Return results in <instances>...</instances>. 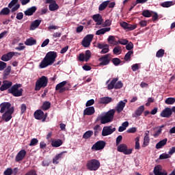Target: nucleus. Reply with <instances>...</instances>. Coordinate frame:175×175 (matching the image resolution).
Instances as JSON below:
<instances>
[{
  "label": "nucleus",
  "mask_w": 175,
  "mask_h": 175,
  "mask_svg": "<svg viewBox=\"0 0 175 175\" xmlns=\"http://www.w3.org/2000/svg\"><path fill=\"white\" fill-rule=\"evenodd\" d=\"M120 25L124 28V29H128V25L129 23L126 22H122L120 23Z\"/></svg>",
  "instance_id": "obj_63"
},
{
  "label": "nucleus",
  "mask_w": 175,
  "mask_h": 175,
  "mask_svg": "<svg viewBox=\"0 0 175 175\" xmlns=\"http://www.w3.org/2000/svg\"><path fill=\"white\" fill-rule=\"evenodd\" d=\"M137 28V25H131L129 23L127 26L128 31H133V29H136Z\"/></svg>",
  "instance_id": "obj_50"
},
{
  "label": "nucleus",
  "mask_w": 175,
  "mask_h": 175,
  "mask_svg": "<svg viewBox=\"0 0 175 175\" xmlns=\"http://www.w3.org/2000/svg\"><path fill=\"white\" fill-rule=\"evenodd\" d=\"M112 62L117 66V65H120V64H121V60H120L118 58H113L112 59Z\"/></svg>",
  "instance_id": "obj_57"
},
{
  "label": "nucleus",
  "mask_w": 175,
  "mask_h": 175,
  "mask_svg": "<svg viewBox=\"0 0 175 175\" xmlns=\"http://www.w3.org/2000/svg\"><path fill=\"white\" fill-rule=\"evenodd\" d=\"M116 113V109H111L107 112L105 115L98 116L97 121H100L101 124H107L111 122L114 118V114Z\"/></svg>",
  "instance_id": "obj_3"
},
{
  "label": "nucleus",
  "mask_w": 175,
  "mask_h": 175,
  "mask_svg": "<svg viewBox=\"0 0 175 175\" xmlns=\"http://www.w3.org/2000/svg\"><path fill=\"white\" fill-rule=\"evenodd\" d=\"M143 111H144V105H142L137 109L135 111V117H140V115L143 114Z\"/></svg>",
  "instance_id": "obj_29"
},
{
  "label": "nucleus",
  "mask_w": 175,
  "mask_h": 175,
  "mask_svg": "<svg viewBox=\"0 0 175 175\" xmlns=\"http://www.w3.org/2000/svg\"><path fill=\"white\" fill-rule=\"evenodd\" d=\"M153 173L154 175H167V172L166 170L162 169V166L161 165H158L154 167Z\"/></svg>",
  "instance_id": "obj_15"
},
{
  "label": "nucleus",
  "mask_w": 175,
  "mask_h": 175,
  "mask_svg": "<svg viewBox=\"0 0 175 175\" xmlns=\"http://www.w3.org/2000/svg\"><path fill=\"white\" fill-rule=\"evenodd\" d=\"M148 144H150V137L148 136V134H146V135L144 137L142 147H147Z\"/></svg>",
  "instance_id": "obj_35"
},
{
  "label": "nucleus",
  "mask_w": 175,
  "mask_h": 175,
  "mask_svg": "<svg viewBox=\"0 0 175 175\" xmlns=\"http://www.w3.org/2000/svg\"><path fill=\"white\" fill-rule=\"evenodd\" d=\"M109 3H110L109 1H103L98 7V10L102 12L103 10H105L106 8L109 5Z\"/></svg>",
  "instance_id": "obj_34"
},
{
  "label": "nucleus",
  "mask_w": 175,
  "mask_h": 175,
  "mask_svg": "<svg viewBox=\"0 0 175 175\" xmlns=\"http://www.w3.org/2000/svg\"><path fill=\"white\" fill-rule=\"evenodd\" d=\"M174 103H175V98L172 97L167 98L165 100V103L166 105H174Z\"/></svg>",
  "instance_id": "obj_42"
},
{
  "label": "nucleus",
  "mask_w": 175,
  "mask_h": 175,
  "mask_svg": "<svg viewBox=\"0 0 175 175\" xmlns=\"http://www.w3.org/2000/svg\"><path fill=\"white\" fill-rule=\"evenodd\" d=\"M42 23V21L40 20H36L33 21L30 25V29L31 31H34V29H36L39 25H40V23Z\"/></svg>",
  "instance_id": "obj_25"
},
{
  "label": "nucleus",
  "mask_w": 175,
  "mask_h": 175,
  "mask_svg": "<svg viewBox=\"0 0 175 175\" xmlns=\"http://www.w3.org/2000/svg\"><path fill=\"white\" fill-rule=\"evenodd\" d=\"M142 16H144V17H150L151 16V12H150L149 10H144L142 12Z\"/></svg>",
  "instance_id": "obj_53"
},
{
  "label": "nucleus",
  "mask_w": 175,
  "mask_h": 175,
  "mask_svg": "<svg viewBox=\"0 0 175 175\" xmlns=\"http://www.w3.org/2000/svg\"><path fill=\"white\" fill-rule=\"evenodd\" d=\"M94 103H95V100L94 99H91L87 101L86 104H85V107H88V106H92V105H94Z\"/></svg>",
  "instance_id": "obj_58"
},
{
  "label": "nucleus",
  "mask_w": 175,
  "mask_h": 175,
  "mask_svg": "<svg viewBox=\"0 0 175 175\" xmlns=\"http://www.w3.org/2000/svg\"><path fill=\"white\" fill-rule=\"evenodd\" d=\"M12 13L17 12L20 9V4L18 0H12L8 4V8H3L0 12V16H8L10 14V10Z\"/></svg>",
  "instance_id": "obj_2"
},
{
  "label": "nucleus",
  "mask_w": 175,
  "mask_h": 175,
  "mask_svg": "<svg viewBox=\"0 0 175 175\" xmlns=\"http://www.w3.org/2000/svg\"><path fill=\"white\" fill-rule=\"evenodd\" d=\"M21 87V84L14 85L8 90V92L10 94H12L14 96H21L23 95V89L20 88Z\"/></svg>",
  "instance_id": "obj_6"
},
{
  "label": "nucleus",
  "mask_w": 175,
  "mask_h": 175,
  "mask_svg": "<svg viewBox=\"0 0 175 175\" xmlns=\"http://www.w3.org/2000/svg\"><path fill=\"white\" fill-rule=\"evenodd\" d=\"M25 155H27V151L25 150H21L16 156V161L20 162V161H23L25 158Z\"/></svg>",
  "instance_id": "obj_19"
},
{
  "label": "nucleus",
  "mask_w": 175,
  "mask_h": 175,
  "mask_svg": "<svg viewBox=\"0 0 175 175\" xmlns=\"http://www.w3.org/2000/svg\"><path fill=\"white\" fill-rule=\"evenodd\" d=\"M6 68V63L0 62V70H3Z\"/></svg>",
  "instance_id": "obj_61"
},
{
  "label": "nucleus",
  "mask_w": 175,
  "mask_h": 175,
  "mask_svg": "<svg viewBox=\"0 0 175 175\" xmlns=\"http://www.w3.org/2000/svg\"><path fill=\"white\" fill-rule=\"evenodd\" d=\"M34 117L36 120H42V122L46 121V118H47V113H45L42 110H37L34 113Z\"/></svg>",
  "instance_id": "obj_12"
},
{
  "label": "nucleus",
  "mask_w": 175,
  "mask_h": 175,
  "mask_svg": "<svg viewBox=\"0 0 175 175\" xmlns=\"http://www.w3.org/2000/svg\"><path fill=\"white\" fill-rule=\"evenodd\" d=\"M15 54H18V53L16 52H9L6 54H4L1 57V61H3L4 62H8V61H10L13 57H14Z\"/></svg>",
  "instance_id": "obj_18"
},
{
  "label": "nucleus",
  "mask_w": 175,
  "mask_h": 175,
  "mask_svg": "<svg viewBox=\"0 0 175 175\" xmlns=\"http://www.w3.org/2000/svg\"><path fill=\"white\" fill-rule=\"evenodd\" d=\"M94 113H95V108L94 107H87L83 111L84 116H92Z\"/></svg>",
  "instance_id": "obj_23"
},
{
  "label": "nucleus",
  "mask_w": 175,
  "mask_h": 175,
  "mask_svg": "<svg viewBox=\"0 0 175 175\" xmlns=\"http://www.w3.org/2000/svg\"><path fill=\"white\" fill-rule=\"evenodd\" d=\"M66 83V81H64L58 83L55 87L56 91H59V92H65V91H66V88H65Z\"/></svg>",
  "instance_id": "obj_20"
},
{
  "label": "nucleus",
  "mask_w": 175,
  "mask_h": 175,
  "mask_svg": "<svg viewBox=\"0 0 175 175\" xmlns=\"http://www.w3.org/2000/svg\"><path fill=\"white\" fill-rule=\"evenodd\" d=\"M108 42L110 44H113L114 46H117V44H118V42L116 41V38L113 36H109Z\"/></svg>",
  "instance_id": "obj_37"
},
{
  "label": "nucleus",
  "mask_w": 175,
  "mask_h": 175,
  "mask_svg": "<svg viewBox=\"0 0 175 175\" xmlns=\"http://www.w3.org/2000/svg\"><path fill=\"white\" fill-rule=\"evenodd\" d=\"M128 103V100L124 99V100H120L116 107V110L118 113H121L124 110V107Z\"/></svg>",
  "instance_id": "obj_17"
},
{
  "label": "nucleus",
  "mask_w": 175,
  "mask_h": 175,
  "mask_svg": "<svg viewBox=\"0 0 175 175\" xmlns=\"http://www.w3.org/2000/svg\"><path fill=\"white\" fill-rule=\"evenodd\" d=\"M117 150L119 152H122L124 154V155H131L132 151H133V149L132 148L128 149V146L125 144H120L118 146Z\"/></svg>",
  "instance_id": "obj_8"
},
{
  "label": "nucleus",
  "mask_w": 175,
  "mask_h": 175,
  "mask_svg": "<svg viewBox=\"0 0 175 175\" xmlns=\"http://www.w3.org/2000/svg\"><path fill=\"white\" fill-rule=\"evenodd\" d=\"M112 101L113 99L110 97H103L100 98L98 103L101 105H107V103H110Z\"/></svg>",
  "instance_id": "obj_24"
},
{
  "label": "nucleus",
  "mask_w": 175,
  "mask_h": 175,
  "mask_svg": "<svg viewBox=\"0 0 175 175\" xmlns=\"http://www.w3.org/2000/svg\"><path fill=\"white\" fill-rule=\"evenodd\" d=\"M65 152H62L61 153L57 154L55 157V158L53 159V163H54L55 165L59 163V160L62 159V155H64V154H65Z\"/></svg>",
  "instance_id": "obj_27"
},
{
  "label": "nucleus",
  "mask_w": 175,
  "mask_h": 175,
  "mask_svg": "<svg viewBox=\"0 0 175 175\" xmlns=\"http://www.w3.org/2000/svg\"><path fill=\"white\" fill-rule=\"evenodd\" d=\"M36 12V7L33 6L25 12V16H32Z\"/></svg>",
  "instance_id": "obj_31"
},
{
  "label": "nucleus",
  "mask_w": 175,
  "mask_h": 175,
  "mask_svg": "<svg viewBox=\"0 0 175 175\" xmlns=\"http://www.w3.org/2000/svg\"><path fill=\"white\" fill-rule=\"evenodd\" d=\"M166 143H167V139L165 138L164 139L161 140L156 144L157 150H159L166 146Z\"/></svg>",
  "instance_id": "obj_26"
},
{
  "label": "nucleus",
  "mask_w": 175,
  "mask_h": 175,
  "mask_svg": "<svg viewBox=\"0 0 175 175\" xmlns=\"http://www.w3.org/2000/svg\"><path fill=\"white\" fill-rule=\"evenodd\" d=\"M49 79L46 76H42L39 78L36 82L35 91H40L41 88L47 87Z\"/></svg>",
  "instance_id": "obj_4"
},
{
  "label": "nucleus",
  "mask_w": 175,
  "mask_h": 175,
  "mask_svg": "<svg viewBox=\"0 0 175 175\" xmlns=\"http://www.w3.org/2000/svg\"><path fill=\"white\" fill-rule=\"evenodd\" d=\"M170 154L168 153H163L160 155L159 158L160 159H167V158H170Z\"/></svg>",
  "instance_id": "obj_54"
},
{
  "label": "nucleus",
  "mask_w": 175,
  "mask_h": 175,
  "mask_svg": "<svg viewBox=\"0 0 175 175\" xmlns=\"http://www.w3.org/2000/svg\"><path fill=\"white\" fill-rule=\"evenodd\" d=\"M25 44H26V46H33V44H36V40L33 38H27L25 42Z\"/></svg>",
  "instance_id": "obj_30"
},
{
  "label": "nucleus",
  "mask_w": 175,
  "mask_h": 175,
  "mask_svg": "<svg viewBox=\"0 0 175 175\" xmlns=\"http://www.w3.org/2000/svg\"><path fill=\"white\" fill-rule=\"evenodd\" d=\"M25 175H38V174H36V171L35 170H30L27 172Z\"/></svg>",
  "instance_id": "obj_64"
},
{
  "label": "nucleus",
  "mask_w": 175,
  "mask_h": 175,
  "mask_svg": "<svg viewBox=\"0 0 175 175\" xmlns=\"http://www.w3.org/2000/svg\"><path fill=\"white\" fill-rule=\"evenodd\" d=\"M13 113H14V108H12L6 112H4L1 116L3 121H5V122H9V121H10V120H12L13 117Z\"/></svg>",
  "instance_id": "obj_9"
},
{
  "label": "nucleus",
  "mask_w": 175,
  "mask_h": 175,
  "mask_svg": "<svg viewBox=\"0 0 175 175\" xmlns=\"http://www.w3.org/2000/svg\"><path fill=\"white\" fill-rule=\"evenodd\" d=\"M135 150H140V137H136L134 139Z\"/></svg>",
  "instance_id": "obj_36"
},
{
  "label": "nucleus",
  "mask_w": 175,
  "mask_h": 175,
  "mask_svg": "<svg viewBox=\"0 0 175 175\" xmlns=\"http://www.w3.org/2000/svg\"><path fill=\"white\" fill-rule=\"evenodd\" d=\"M110 27L100 29L96 32V35H105L106 32L110 31Z\"/></svg>",
  "instance_id": "obj_32"
},
{
  "label": "nucleus",
  "mask_w": 175,
  "mask_h": 175,
  "mask_svg": "<svg viewBox=\"0 0 175 175\" xmlns=\"http://www.w3.org/2000/svg\"><path fill=\"white\" fill-rule=\"evenodd\" d=\"M124 84L121 81H119L115 83V90H118L120 88H122Z\"/></svg>",
  "instance_id": "obj_45"
},
{
  "label": "nucleus",
  "mask_w": 175,
  "mask_h": 175,
  "mask_svg": "<svg viewBox=\"0 0 175 175\" xmlns=\"http://www.w3.org/2000/svg\"><path fill=\"white\" fill-rule=\"evenodd\" d=\"M86 167L91 171L98 170L100 167V162L97 159L90 160L86 163Z\"/></svg>",
  "instance_id": "obj_5"
},
{
  "label": "nucleus",
  "mask_w": 175,
  "mask_h": 175,
  "mask_svg": "<svg viewBox=\"0 0 175 175\" xmlns=\"http://www.w3.org/2000/svg\"><path fill=\"white\" fill-rule=\"evenodd\" d=\"M93 20L96 23L97 25H101L103 23V19H102V16L100 14H95L93 16Z\"/></svg>",
  "instance_id": "obj_22"
},
{
  "label": "nucleus",
  "mask_w": 175,
  "mask_h": 175,
  "mask_svg": "<svg viewBox=\"0 0 175 175\" xmlns=\"http://www.w3.org/2000/svg\"><path fill=\"white\" fill-rule=\"evenodd\" d=\"M133 54V51H129L124 56V60L125 61H129L131 59V55Z\"/></svg>",
  "instance_id": "obj_47"
},
{
  "label": "nucleus",
  "mask_w": 175,
  "mask_h": 175,
  "mask_svg": "<svg viewBox=\"0 0 175 175\" xmlns=\"http://www.w3.org/2000/svg\"><path fill=\"white\" fill-rule=\"evenodd\" d=\"M62 140L61 139H53L51 142L52 147H61L62 146Z\"/></svg>",
  "instance_id": "obj_28"
},
{
  "label": "nucleus",
  "mask_w": 175,
  "mask_h": 175,
  "mask_svg": "<svg viewBox=\"0 0 175 175\" xmlns=\"http://www.w3.org/2000/svg\"><path fill=\"white\" fill-rule=\"evenodd\" d=\"M91 58V51H86L85 54V61L87 62Z\"/></svg>",
  "instance_id": "obj_52"
},
{
  "label": "nucleus",
  "mask_w": 175,
  "mask_h": 175,
  "mask_svg": "<svg viewBox=\"0 0 175 175\" xmlns=\"http://www.w3.org/2000/svg\"><path fill=\"white\" fill-rule=\"evenodd\" d=\"M24 49H25L24 44L20 43L18 46L16 48V50H19V51H21L22 50H24Z\"/></svg>",
  "instance_id": "obj_60"
},
{
  "label": "nucleus",
  "mask_w": 175,
  "mask_h": 175,
  "mask_svg": "<svg viewBox=\"0 0 175 175\" xmlns=\"http://www.w3.org/2000/svg\"><path fill=\"white\" fill-rule=\"evenodd\" d=\"M105 146H106V143L105 142L98 141L92 146V150L93 151H99L100 150H103L105 148Z\"/></svg>",
  "instance_id": "obj_11"
},
{
  "label": "nucleus",
  "mask_w": 175,
  "mask_h": 175,
  "mask_svg": "<svg viewBox=\"0 0 175 175\" xmlns=\"http://www.w3.org/2000/svg\"><path fill=\"white\" fill-rule=\"evenodd\" d=\"M92 135H94V132H93L92 131H86V132L83 134V139H90V137Z\"/></svg>",
  "instance_id": "obj_41"
},
{
  "label": "nucleus",
  "mask_w": 175,
  "mask_h": 175,
  "mask_svg": "<svg viewBox=\"0 0 175 175\" xmlns=\"http://www.w3.org/2000/svg\"><path fill=\"white\" fill-rule=\"evenodd\" d=\"M4 175H12L13 174V170L10 167L7 168L4 172H3Z\"/></svg>",
  "instance_id": "obj_49"
},
{
  "label": "nucleus",
  "mask_w": 175,
  "mask_h": 175,
  "mask_svg": "<svg viewBox=\"0 0 175 175\" xmlns=\"http://www.w3.org/2000/svg\"><path fill=\"white\" fill-rule=\"evenodd\" d=\"M92 39H94V35H87L82 41V45L83 47H89V46L91 44V42H92Z\"/></svg>",
  "instance_id": "obj_14"
},
{
  "label": "nucleus",
  "mask_w": 175,
  "mask_h": 175,
  "mask_svg": "<svg viewBox=\"0 0 175 175\" xmlns=\"http://www.w3.org/2000/svg\"><path fill=\"white\" fill-rule=\"evenodd\" d=\"M122 51V49L120 46H116L113 50V53L116 55H120V54H121Z\"/></svg>",
  "instance_id": "obj_40"
},
{
  "label": "nucleus",
  "mask_w": 175,
  "mask_h": 175,
  "mask_svg": "<svg viewBox=\"0 0 175 175\" xmlns=\"http://www.w3.org/2000/svg\"><path fill=\"white\" fill-rule=\"evenodd\" d=\"M116 131V128H112L111 126H104L102 131V135L103 136H109V135H111L113 132Z\"/></svg>",
  "instance_id": "obj_16"
},
{
  "label": "nucleus",
  "mask_w": 175,
  "mask_h": 175,
  "mask_svg": "<svg viewBox=\"0 0 175 175\" xmlns=\"http://www.w3.org/2000/svg\"><path fill=\"white\" fill-rule=\"evenodd\" d=\"M175 113V107H165L160 113V116L163 118H170L172 117V114Z\"/></svg>",
  "instance_id": "obj_7"
},
{
  "label": "nucleus",
  "mask_w": 175,
  "mask_h": 175,
  "mask_svg": "<svg viewBox=\"0 0 175 175\" xmlns=\"http://www.w3.org/2000/svg\"><path fill=\"white\" fill-rule=\"evenodd\" d=\"M137 131V129L136 127H132L127 130V133H135Z\"/></svg>",
  "instance_id": "obj_56"
},
{
  "label": "nucleus",
  "mask_w": 175,
  "mask_h": 175,
  "mask_svg": "<svg viewBox=\"0 0 175 175\" xmlns=\"http://www.w3.org/2000/svg\"><path fill=\"white\" fill-rule=\"evenodd\" d=\"M164 55H165V50H163V49H161L157 52L156 57L157 58H162V57H163Z\"/></svg>",
  "instance_id": "obj_43"
},
{
  "label": "nucleus",
  "mask_w": 175,
  "mask_h": 175,
  "mask_svg": "<svg viewBox=\"0 0 175 175\" xmlns=\"http://www.w3.org/2000/svg\"><path fill=\"white\" fill-rule=\"evenodd\" d=\"M110 59H111V55L107 54L103 56L102 57H100L98 60L100 61V66H105L106 65H109V62H110Z\"/></svg>",
  "instance_id": "obj_10"
},
{
  "label": "nucleus",
  "mask_w": 175,
  "mask_h": 175,
  "mask_svg": "<svg viewBox=\"0 0 175 175\" xmlns=\"http://www.w3.org/2000/svg\"><path fill=\"white\" fill-rule=\"evenodd\" d=\"M116 81H118V78H115L113 79L109 84H108L107 85V88L108 90H113V88H115V85H116Z\"/></svg>",
  "instance_id": "obj_38"
},
{
  "label": "nucleus",
  "mask_w": 175,
  "mask_h": 175,
  "mask_svg": "<svg viewBox=\"0 0 175 175\" xmlns=\"http://www.w3.org/2000/svg\"><path fill=\"white\" fill-rule=\"evenodd\" d=\"M55 58H57V53L54 51H50L46 53L45 58L40 64V69H44V68H47L50 65H53L55 62Z\"/></svg>",
  "instance_id": "obj_1"
},
{
  "label": "nucleus",
  "mask_w": 175,
  "mask_h": 175,
  "mask_svg": "<svg viewBox=\"0 0 175 175\" xmlns=\"http://www.w3.org/2000/svg\"><path fill=\"white\" fill-rule=\"evenodd\" d=\"M161 133H162V129H157V131H156L154 132V133L153 134V136H154V137H158V136H159V135H161Z\"/></svg>",
  "instance_id": "obj_55"
},
{
  "label": "nucleus",
  "mask_w": 175,
  "mask_h": 175,
  "mask_svg": "<svg viewBox=\"0 0 175 175\" xmlns=\"http://www.w3.org/2000/svg\"><path fill=\"white\" fill-rule=\"evenodd\" d=\"M161 6L163 8H170V6H173V1H165L161 3Z\"/></svg>",
  "instance_id": "obj_44"
},
{
  "label": "nucleus",
  "mask_w": 175,
  "mask_h": 175,
  "mask_svg": "<svg viewBox=\"0 0 175 175\" xmlns=\"http://www.w3.org/2000/svg\"><path fill=\"white\" fill-rule=\"evenodd\" d=\"M0 113H6V111H9L10 109L14 108V107H12L10 103L4 102L0 104Z\"/></svg>",
  "instance_id": "obj_13"
},
{
  "label": "nucleus",
  "mask_w": 175,
  "mask_h": 175,
  "mask_svg": "<svg viewBox=\"0 0 175 175\" xmlns=\"http://www.w3.org/2000/svg\"><path fill=\"white\" fill-rule=\"evenodd\" d=\"M37 143H39V140H38V139L36 138H33L30 141L29 146H36Z\"/></svg>",
  "instance_id": "obj_51"
},
{
  "label": "nucleus",
  "mask_w": 175,
  "mask_h": 175,
  "mask_svg": "<svg viewBox=\"0 0 175 175\" xmlns=\"http://www.w3.org/2000/svg\"><path fill=\"white\" fill-rule=\"evenodd\" d=\"M12 84L13 83H12V81H3V84L0 88V90L6 91V90H8V88H10V87H12Z\"/></svg>",
  "instance_id": "obj_21"
},
{
  "label": "nucleus",
  "mask_w": 175,
  "mask_h": 175,
  "mask_svg": "<svg viewBox=\"0 0 175 175\" xmlns=\"http://www.w3.org/2000/svg\"><path fill=\"white\" fill-rule=\"evenodd\" d=\"M128 126H129V122H124L122 124V126H120L118 129V131L120 132H124V131H125V129H126V128H128Z\"/></svg>",
  "instance_id": "obj_39"
},
{
  "label": "nucleus",
  "mask_w": 175,
  "mask_h": 175,
  "mask_svg": "<svg viewBox=\"0 0 175 175\" xmlns=\"http://www.w3.org/2000/svg\"><path fill=\"white\" fill-rule=\"evenodd\" d=\"M98 47L101 50H105L106 49H109V46L107 44H98Z\"/></svg>",
  "instance_id": "obj_48"
},
{
  "label": "nucleus",
  "mask_w": 175,
  "mask_h": 175,
  "mask_svg": "<svg viewBox=\"0 0 175 175\" xmlns=\"http://www.w3.org/2000/svg\"><path fill=\"white\" fill-rule=\"evenodd\" d=\"M58 9H59V6L55 1L49 5V10H51V12H55V10H58Z\"/></svg>",
  "instance_id": "obj_33"
},
{
  "label": "nucleus",
  "mask_w": 175,
  "mask_h": 175,
  "mask_svg": "<svg viewBox=\"0 0 175 175\" xmlns=\"http://www.w3.org/2000/svg\"><path fill=\"white\" fill-rule=\"evenodd\" d=\"M118 43H119L120 44H128V40H125V39H120L118 41Z\"/></svg>",
  "instance_id": "obj_59"
},
{
  "label": "nucleus",
  "mask_w": 175,
  "mask_h": 175,
  "mask_svg": "<svg viewBox=\"0 0 175 175\" xmlns=\"http://www.w3.org/2000/svg\"><path fill=\"white\" fill-rule=\"evenodd\" d=\"M24 17V14L22 12H18L16 14V18L17 20H23V18Z\"/></svg>",
  "instance_id": "obj_62"
},
{
  "label": "nucleus",
  "mask_w": 175,
  "mask_h": 175,
  "mask_svg": "<svg viewBox=\"0 0 175 175\" xmlns=\"http://www.w3.org/2000/svg\"><path fill=\"white\" fill-rule=\"evenodd\" d=\"M50 106H51V104L49 102H45L42 105V109L43 110H48V109H50Z\"/></svg>",
  "instance_id": "obj_46"
}]
</instances>
